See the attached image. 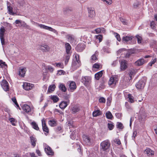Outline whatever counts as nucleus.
<instances>
[{
  "label": "nucleus",
  "mask_w": 157,
  "mask_h": 157,
  "mask_svg": "<svg viewBox=\"0 0 157 157\" xmlns=\"http://www.w3.org/2000/svg\"><path fill=\"white\" fill-rule=\"evenodd\" d=\"M81 65V63L79 59V55L77 54L73 55V58L71 65L72 69L74 71Z\"/></svg>",
  "instance_id": "f257e3e1"
},
{
  "label": "nucleus",
  "mask_w": 157,
  "mask_h": 157,
  "mask_svg": "<svg viewBox=\"0 0 157 157\" xmlns=\"http://www.w3.org/2000/svg\"><path fill=\"white\" fill-rule=\"evenodd\" d=\"M32 24L36 26L39 27L40 29L48 30L53 32L56 35H58V32L57 31L50 27L46 26L43 24H40L34 21L33 22Z\"/></svg>",
  "instance_id": "f03ea898"
},
{
  "label": "nucleus",
  "mask_w": 157,
  "mask_h": 157,
  "mask_svg": "<svg viewBox=\"0 0 157 157\" xmlns=\"http://www.w3.org/2000/svg\"><path fill=\"white\" fill-rule=\"evenodd\" d=\"M110 143L109 140H106L102 142L100 144V149L103 151L108 149L110 146Z\"/></svg>",
  "instance_id": "7ed1b4c3"
},
{
  "label": "nucleus",
  "mask_w": 157,
  "mask_h": 157,
  "mask_svg": "<svg viewBox=\"0 0 157 157\" xmlns=\"http://www.w3.org/2000/svg\"><path fill=\"white\" fill-rule=\"evenodd\" d=\"M44 151L48 155H52L54 154V152L51 148L46 144H43Z\"/></svg>",
  "instance_id": "20e7f679"
},
{
  "label": "nucleus",
  "mask_w": 157,
  "mask_h": 157,
  "mask_svg": "<svg viewBox=\"0 0 157 157\" xmlns=\"http://www.w3.org/2000/svg\"><path fill=\"white\" fill-rule=\"evenodd\" d=\"M91 78L90 77L85 76L82 79V82L86 86H88L91 82Z\"/></svg>",
  "instance_id": "39448f33"
},
{
  "label": "nucleus",
  "mask_w": 157,
  "mask_h": 157,
  "mask_svg": "<svg viewBox=\"0 0 157 157\" xmlns=\"http://www.w3.org/2000/svg\"><path fill=\"white\" fill-rule=\"evenodd\" d=\"M5 31V30L4 27H2L0 29V39L2 45L5 44V40L4 36Z\"/></svg>",
  "instance_id": "423d86ee"
},
{
  "label": "nucleus",
  "mask_w": 157,
  "mask_h": 157,
  "mask_svg": "<svg viewBox=\"0 0 157 157\" xmlns=\"http://www.w3.org/2000/svg\"><path fill=\"white\" fill-rule=\"evenodd\" d=\"M146 81L145 80H140L136 85V87L138 89L144 88L145 84Z\"/></svg>",
  "instance_id": "0eeeda50"
},
{
  "label": "nucleus",
  "mask_w": 157,
  "mask_h": 157,
  "mask_svg": "<svg viewBox=\"0 0 157 157\" xmlns=\"http://www.w3.org/2000/svg\"><path fill=\"white\" fill-rule=\"evenodd\" d=\"M37 48L38 49L41 50L43 52H46L49 51L50 49L49 47L46 44L39 45Z\"/></svg>",
  "instance_id": "6e6552de"
},
{
  "label": "nucleus",
  "mask_w": 157,
  "mask_h": 157,
  "mask_svg": "<svg viewBox=\"0 0 157 157\" xmlns=\"http://www.w3.org/2000/svg\"><path fill=\"white\" fill-rule=\"evenodd\" d=\"M1 86L3 89L5 91H7L9 90V86L8 82L6 80H3L1 82Z\"/></svg>",
  "instance_id": "1a4fd4ad"
},
{
  "label": "nucleus",
  "mask_w": 157,
  "mask_h": 157,
  "mask_svg": "<svg viewBox=\"0 0 157 157\" xmlns=\"http://www.w3.org/2000/svg\"><path fill=\"white\" fill-rule=\"evenodd\" d=\"M120 64V69L121 71H124L127 67V61L124 60H121L119 61Z\"/></svg>",
  "instance_id": "9d476101"
},
{
  "label": "nucleus",
  "mask_w": 157,
  "mask_h": 157,
  "mask_svg": "<svg viewBox=\"0 0 157 157\" xmlns=\"http://www.w3.org/2000/svg\"><path fill=\"white\" fill-rule=\"evenodd\" d=\"M23 86V89L27 90H30L34 87L33 84L28 82L24 83Z\"/></svg>",
  "instance_id": "9b49d317"
},
{
  "label": "nucleus",
  "mask_w": 157,
  "mask_h": 157,
  "mask_svg": "<svg viewBox=\"0 0 157 157\" xmlns=\"http://www.w3.org/2000/svg\"><path fill=\"white\" fill-rule=\"evenodd\" d=\"M70 103V101L67 99L66 101H63L59 104V106L60 108L63 109H65Z\"/></svg>",
  "instance_id": "f8f14e48"
},
{
  "label": "nucleus",
  "mask_w": 157,
  "mask_h": 157,
  "mask_svg": "<svg viewBox=\"0 0 157 157\" xmlns=\"http://www.w3.org/2000/svg\"><path fill=\"white\" fill-rule=\"evenodd\" d=\"M42 124L43 131L47 133H48L49 130L48 128L46 126L45 121L44 118L42 120Z\"/></svg>",
  "instance_id": "ddd939ff"
},
{
  "label": "nucleus",
  "mask_w": 157,
  "mask_h": 157,
  "mask_svg": "<svg viewBox=\"0 0 157 157\" xmlns=\"http://www.w3.org/2000/svg\"><path fill=\"white\" fill-rule=\"evenodd\" d=\"M117 78L116 76H112L110 78L109 80V85H111L112 84H115L117 82Z\"/></svg>",
  "instance_id": "4468645a"
},
{
  "label": "nucleus",
  "mask_w": 157,
  "mask_h": 157,
  "mask_svg": "<svg viewBox=\"0 0 157 157\" xmlns=\"http://www.w3.org/2000/svg\"><path fill=\"white\" fill-rule=\"evenodd\" d=\"M71 56L70 53H65L63 56V60L64 61L65 64L66 65L70 59Z\"/></svg>",
  "instance_id": "2eb2a0df"
},
{
  "label": "nucleus",
  "mask_w": 157,
  "mask_h": 157,
  "mask_svg": "<svg viewBox=\"0 0 157 157\" xmlns=\"http://www.w3.org/2000/svg\"><path fill=\"white\" fill-rule=\"evenodd\" d=\"M83 139L84 142L85 144L89 145L90 144V140L88 136L85 135H83Z\"/></svg>",
  "instance_id": "dca6fc26"
},
{
  "label": "nucleus",
  "mask_w": 157,
  "mask_h": 157,
  "mask_svg": "<svg viewBox=\"0 0 157 157\" xmlns=\"http://www.w3.org/2000/svg\"><path fill=\"white\" fill-rule=\"evenodd\" d=\"M85 48V46L84 44H78L76 47V49L78 51L81 52Z\"/></svg>",
  "instance_id": "f3484780"
},
{
  "label": "nucleus",
  "mask_w": 157,
  "mask_h": 157,
  "mask_svg": "<svg viewBox=\"0 0 157 157\" xmlns=\"http://www.w3.org/2000/svg\"><path fill=\"white\" fill-rule=\"evenodd\" d=\"M144 152L148 156H153L154 154V151L151 150L150 148H147L144 151Z\"/></svg>",
  "instance_id": "a211bd4d"
},
{
  "label": "nucleus",
  "mask_w": 157,
  "mask_h": 157,
  "mask_svg": "<svg viewBox=\"0 0 157 157\" xmlns=\"http://www.w3.org/2000/svg\"><path fill=\"white\" fill-rule=\"evenodd\" d=\"M69 86V89L71 91H73L76 88L75 83L73 81L70 82Z\"/></svg>",
  "instance_id": "6ab92c4d"
},
{
  "label": "nucleus",
  "mask_w": 157,
  "mask_h": 157,
  "mask_svg": "<svg viewBox=\"0 0 157 157\" xmlns=\"http://www.w3.org/2000/svg\"><path fill=\"white\" fill-rule=\"evenodd\" d=\"M22 109L26 113H28L30 111L31 108L27 104H24L22 106Z\"/></svg>",
  "instance_id": "aec40b11"
},
{
  "label": "nucleus",
  "mask_w": 157,
  "mask_h": 157,
  "mask_svg": "<svg viewBox=\"0 0 157 157\" xmlns=\"http://www.w3.org/2000/svg\"><path fill=\"white\" fill-rule=\"evenodd\" d=\"M98 55V52L96 51L94 54L91 57V61L93 63L96 61L97 60V56Z\"/></svg>",
  "instance_id": "412c9836"
},
{
  "label": "nucleus",
  "mask_w": 157,
  "mask_h": 157,
  "mask_svg": "<svg viewBox=\"0 0 157 157\" xmlns=\"http://www.w3.org/2000/svg\"><path fill=\"white\" fill-rule=\"evenodd\" d=\"M80 110L79 107L78 105H75L71 109V112L75 113L79 112Z\"/></svg>",
  "instance_id": "4be33fe9"
},
{
  "label": "nucleus",
  "mask_w": 157,
  "mask_h": 157,
  "mask_svg": "<svg viewBox=\"0 0 157 157\" xmlns=\"http://www.w3.org/2000/svg\"><path fill=\"white\" fill-rule=\"evenodd\" d=\"M88 11L89 13V16L91 17H93L95 15V11L94 9L92 8H88Z\"/></svg>",
  "instance_id": "5701e85b"
},
{
  "label": "nucleus",
  "mask_w": 157,
  "mask_h": 157,
  "mask_svg": "<svg viewBox=\"0 0 157 157\" xmlns=\"http://www.w3.org/2000/svg\"><path fill=\"white\" fill-rule=\"evenodd\" d=\"M30 142L31 145L34 147L36 145V139L35 137L33 136H31L30 137Z\"/></svg>",
  "instance_id": "b1692460"
},
{
  "label": "nucleus",
  "mask_w": 157,
  "mask_h": 157,
  "mask_svg": "<svg viewBox=\"0 0 157 157\" xmlns=\"http://www.w3.org/2000/svg\"><path fill=\"white\" fill-rule=\"evenodd\" d=\"M26 68H22L20 69L19 72V74L21 77H23L26 72Z\"/></svg>",
  "instance_id": "393cba45"
},
{
  "label": "nucleus",
  "mask_w": 157,
  "mask_h": 157,
  "mask_svg": "<svg viewBox=\"0 0 157 157\" xmlns=\"http://www.w3.org/2000/svg\"><path fill=\"white\" fill-rule=\"evenodd\" d=\"M133 38V37L130 35H127V36H123L122 38L123 41L127 42L129 40H131Z\"/></svg>",
  "instance_id": "a878e982"
},
{
  "label": "nucleus",
  "mask_w": 157,
  "mask_h": 157,
  "mask_svg": "<svg viewBox=\"0 0 157 157\" xmlns=\"http://www.w3.org/2000/svg\"><path fill=\"white\" fill-rule=\"evenodd\" d=\"M144 63V61L143 59H140L136 61L135 63L136 66H140L142 65Z\"/></svg>",
  "instance_id": "bb28decb"
},
{
  "label": "nucleus",
  "mask_w": 157,
  "mask_h": 157,
  "mask_svg": "<svg viewBox=\"0 0 157 157\" xmlns=\"http://www.w3.org/2000/svg\"><path fill=\"white\" fill-rule=\"evenodd\" d=\"M59 90L63 92H65L67 90L66 88L64 85L63 83H59Z\"/></svg>",
  "instance_id": "cd10ccee"
},
{
  "label": "nucleus",
  "mask_w": 157,
  "mask_h": 157,
  "mask_svg": "<svg viewBox=\"0 0 157 157\" xmlns=\"http://www.w3.org/2000/svg\"><path fill=\"white\" fill-rule=\"evenodd\" d=\"M65 47L66 48V53H70V51L71 49V47L70 44L68 43H66L65 44Z\"/></svg>",
  "instance_id": "c85d7f7f"
},
{
  "label": "nucleus",
  "mask_w": 157,
  "mask_h": 157,
  "mask_svg": "<svg viewBox=\"0 0 157 157\" xmlns=\"http://www.w3.org/2000/svg\"><path fill=\"white\" fill-rule=\"evenodd\" d=\"M56 86L54 84H52L49 86L48 92L50 93L52 92L54 90Z\"/></svg>",
  "instance_id": "c756f323"
},
{
  "label": "nucleus",
  "mask_w": 157,
  "mask_h": 157,
  "mask_svg": "<svg viewBox=\"0 0 157 157\" xmlns=\"http://www.w3.org/2000/svg\"><path fill=\"white\" fill-rule=\"evenodd\" d=\"M93 115L94 117H96L98 116H99L101 114V111L97 109L95 110L93 113Z\"/></svg>",
  "instance_id": "7c9ffc66"
},
{
  "label": "nucleus",
  "mask_w": 157,
  "mask_h": 157,
  "mask_svg": "<svg viewBox=\"0 0 157 157\" xmlns=\"http://www.w3.org/2000/svg\"><path fill=\"white\" fill-rule=\"evenodd\" d=\"M103 74V71H101L95 75V77L97 80H99V78L101 77Z\"/></svg>",
  "instance_id": "2f4dec72"
},
{
  "label": "nucleus",
  "mask_w": 157,
  "mask_h": 157,
  "mask_svg": "<svg viewBox=\"0 0 157 157\" xmlns=\"http://www.w3.org/2000/svg\"><path fill=\"white\" fill-rule=\"evenodd\" d=\"M32 127L36 130H39V128L37 124L35 121H33L31 124Z\"/></svg>",
  "instance_id": "473e14b6"
},
{
  "label": "nucleus",
  "mask_w": 157,
  "mask_h": 157,
  "mask_svg": "<svg viewBox=\"0 0 157 157\" xmlns=\"http://www.w3.org/2000/svg\"><path fill=\"white\" fill-rule=\"evenodd\" d=\"M50 98L54 103L57 102L59 100L58 97L56 95H51L50 96Z\"/></svg>",
  "instance_id": "72a5a7b5"
},
{
  "label": "nucleus",
  "mask_w": 157,
  "mask_h": 157,
  "mask_svg": "<svg viewBox=\"0 0 157 157\" xmlns=\"http://www.w3.org/2000/svg\"><path fill=\"white\" fill-rule=\"evenodd\" d=\"M128 101L131 103H133L135 101V99L133 96L131 94H128Z\"/></svg>",
  "instance_id": "f704fd0d"
},
{
  "label": "nucleus",
  "mask_w": 157,
  "mask_h": 157,
  "mask_svg": "<svg viewBox=\"0 0 157 157\" xmlns=\"http://www.w3.org/2000/svg\"><path fill=\"white\" fill-rule=\"evenodd\" d=\"M52 65L61 68H63L64 67L63 64L62 63H55L53 64Z\"/></svg>",
  "instance_id": "c9c22d12"
},
{
  "label": "nucleus",
  "mask_w": 157,
  "mask_h": 157,
  "mask_svg": "<svg viewBox=\"0 0 157 157\" xmlns=\"http://www.w3.org/2000/svg\"><path fill=\"white\" fill-rule=\"evenodd\" d=\"M48 123L52 127L56 125V121L54 120H49Z\"/></svg>",
  "instance_id": "e433bc0d"
},
{
  "label": "nucleus",
  "mask_w": 157,
  "mask_h": 157,
  "mask_svg": "<svg viewBox=\"0 0 157 157\" xmlns=\"http://www.w3.org/2000/svg\"><path fill=\"white\" fill-rule=\"evenodd\" d=\"M106 118L108 119H111L113 117L111 113L109 111H107L105 113Z\"/></svg>",
  "instance_id": "4c0bfd02"
},
{
  "label": "nucleus",
  "mask_w": 157,
  "mask_h": 157,
  "mask_svg": "<svg viewBox=\"0 0 157 157\" xmlns=\"http://www.w3.org/2000/svg\"><path fill=\"white\" fill-rule=\"evenodd\" d=\"M67 38L71 42H73L74 39V36L72 35H67Z\"/></svg>",
  "instance_id": "58836bf2"
},
{
  "label": "nucleus",
  "mask_w": 157,
  "mask_h": 157,
  "mask_svg": "<svg viewBox=\"0 0 157 157\" xmlns=\"http://www.w3.org/2000/svg\"><path fill=\"white\" fill-rule=\"evenodd\" d=\"M12 124L13 126H16L17 123V121L13 118H10L9 119Z\"/></svg>",
  "instance_id": "ea45409f"
},
{
  "label": "nucleus",
  "mask_w": 157,
  "mask_h": 157,
  "mask_svg": "<svg viewBox=\"0 0 157 157\" xmlns=\"http://www.w3.org/2000/svg\"><path fill=\"white\" fill-rule=\"evenodd\" d=\"M155 63H157V58H156L153 59L148 64L149 65L151 66Z\"/></svg>",
  "instance_id": "a19ab883"
},
{
  "label": "nucleus",
  "mask_w": 157,
  "mask_h": 157,
  "mask_svg": "<svg viewBox=\"0 0 157 157\" xmlns=\"http://www.w3.org/2000/svg\"><path fill=\"white\" fill-rule=\"evenodd\" d=\"M135 74V73L134 71L132 70L131 71L129 74V77L128 78V79L129 80H130L132 79V78L133 77Z\"/></svg>",
  "instance_id": "79ce46f5"
},
{
  "label": "nucleus",
  "mask_w": 157,
  "mask_h": 157,
  "mask_svg": "<svg viewBox=\"0 0 157 157\" xmlns=\"http://www.w3.org/2000/svg\"><path fill=\"white\" fill-rule=\"evenodd\" d=\"M12 100L13 102L14 103V104L15 105L16 107L18 108L20 110H21V108H20V107L19 106V105L18 104L16 99L15 98H12Z\"/></svg>",
  "instance_id": "37998d69"
},
{
  "label": "nucleus",
  "mask_w": 157,
  "mask_h": 157,
  "mask_svg": "<svg viewBox=\"0 0 157 157\" xmlns=\"http://www.w3.org/2000/svg\"><path fill=\"white\" fill-rule=\"evenodd\" d=\"M95 38L97 40L99 41V42H100L102 41V36L101 35H96L95 36Z\"/></svg>",
  "instance_id": "c03bdc74"
},
{
  "label": "nucleus",
  "mask_w": 157,
  "mask_h": 157,
  "mask_svg": "<svg viewBox=\"0 0 157 157\" xmlns=\"http://www.w3.org/2000/svg\"><path fill=\"white\" fill-rule=\"evenodd\" d=\"M140 3L138 1H136L133 4V6L134 8H136L138 7L140 5Z\"/></svg>",
  "instance_id": "a18cd8bd"
},
{
  "label": "nucleus",
  "mask_w": 157,
  "mask_h": 157,
  "mask_svg": "<svg viewBox=\"0 0 157 157\" xmlns=\"http://www.w3.org/2000/svg\"><path fill=\"white\" fill-rule=\"evenodd\" d=\"M6 67V65L5 63L3 62L2 60H0V67L5 68Z\"/></svg>",
  "instance_id": "49530a36"
},
{
  "label": "nucleus",
  "mask_w": 157,
  "mask_h": 157,
  "mask_svg": "<svg viewBox=\"0 0 157 157\" xmlns=\"http://www.w3.org/2000/svg\"><path fill=\"white\" fill-rule=\"evenodd\" d=\"M136 37L137 38V42L138 44H141L142 42V37L139 35H137Z\"/></svg>",
  "instance_id": "de8ad7c7"
},
{
  "label": "nucleus",
  "mask_w": 157,
  "mask_h": 157,
  "mask_svg": "<svg viewBox=\"0 0 157 157\" xmlns=\"http://www.w3.org/2000/svg\"><path fill=\"white\" fill-rule=\"evenodd\" d=\"M114 34L117 40L118 41H120L121 40V38H120V35L117 33H114Z\"/></svg>",
  "instance_id": "09e8293b"
},
{
  "label": "nucleus",
  "mask_w": 157,
  "mask_h": 157,
  "mask_svg": "<svg viewBox=\"0 0 157 157\" xmlns=\"http://www.w3.org/2000/svg\"><path fill=\"white\" fill-rule=\"evenodd\" d=\"M65 73V72L63 70H60L58 71L57 75H64Z\"/></svg>",
  "instance_id": "8fccbe9b"
},
{
  "label": "nucleus",
  "mask_w": 157,
  "mask_h": 157,
  "mask_svg": "<svg viewBox=\"0 0 157 157\" xmlns=\"http://www.w3.org/2000/svg\"><path fill=\"white\" fill-rule=\"evenodd\" d=\"M71 138L73 140L75 139V131H73L71 133V134L70 135Z\"/></svg>",
  "instance_id": "3c124183"
},
{
  "label": "nucleus",
  "mask_w": 157,
  "mask_h": 157,
  "mask_svg": "<svg viewBox=\"0 0 157 157\" xmlns=\"http://www.w3.org/2000/svg\"><path fill=\"white\" fill-rule=\"evenodd\" d=\"M7 9L9 14H13L12 8L11 7H10V6H8Z\"/></svg>",
  "instance_id": "603ef678"
},
{
  "label": "nucleus",
  "mask_w": 157,
  "mask_h": 157,
  "mask_svg": "<svg viewBox=\"0 0 157 157\" xmlns=\"http://www.w3.org/2000/svg\"><path fill=\"white\" fill-rule=\"evenodd\" d=\"M99 102L100 103H105V99L103 97H101L99 99Z\"/></svg>",
  "instance_id": "864d4df0"
},
{
  "label": "nucleus",
  "mask_w": 157,
  "mask_h": 157,
  "mask_svg": "<svg viewBox=\"0 0 157 157\" xmlns=\"http://www.w3.org/2000/svg\"><path fill=\"white\" fill-rule=\"evenodd\" d=\"M150 26L151 28L153 29H155V25L154 21H152L150 23Z\"/></svg>",
  "instance_id": "5fc2aeb1"
},
{
  "label": "nucleus",
  "mask_w": 157,
  "mask_h": 157,
  "mask_svg": "<svg viewBox=\"0 0 157 157\" xmlns=\"http://www.w3.org/2000/svg\"><path fill=\"white\" fill-rule=\"evenodd\" d=\"M104 2H105L108 5H110L112 3V0H101Z\"/></svg>",
  "instance_id": "6e6d98bb"
},
{
  "label": "nucleus",
  "mask_w": 157,
  "mask_h": 157,
  "mask_svg": "<svg viewBox=\"0 0 157 157\" xmlns=\"http://www.w3.org/2000/svg\"><path fill=\"white\" fill-rule=\"evenodd\" d=\"M117 128L120 129L123 128V124L121 123L120 122L117 123Z\"/></svg>",
  "instance_id": "4d7b16f0"
},
{
  "label": "nucleus",
  "mask_w": 157,
  "mask_h": 157,
  "mask_svg": "<svg viewBox=\"0 0 157 157\" xmlns=\"http://www.w3.org/2000/svg\"><path fill=\"white\" fill-rule=\"evenodd\" d=\"M49 78V76L47 74H45L44 75L43 80L45 81L48 79Z\"/></svg>",
  "instance_id": "13d9d810"
},
{
  "label": "nucleus",
  "mask_w": 157,
  "mask_h": 157,
  "mask_svg": "<svg viewBox=\"0 0 157 157\" xmlns=\"http://www.w3.org/2000/svg\"><path fill=\"white\" fill-rule=\"evenodd\" d=\"M108 126L110 130H112L114 126L112 124L108 123Z\"/></svg>",
  "instance_id": "bf43d9fd"
},
{
  "label": "nucleus",
  "mask_w": 157,
  "mask_h": 157,
  "mask_svg": "<svg viewBox=\"0 0 157 157\" xmlns=\"http://www.w3.org/2000/svg\"><path fill=\"white\" fill-rule=\"evenodd\" d=\"M112 99L111 98H108L107 99V104L108 105H109L111 102Z\"/></svg>",
  "instance_id": "052dcab7"
},
{
  "label": "nucleus",
  "mask_w": 157,
  "mask_h": 157,
  "mask_svg": "<svg viewBox=\"0 0 157 157\" xmlns=\"http://www.w3.org/2000/svg\"><path fill=\"white\" fill-rule=\"evenodd\" d=\"M100 65L99 64L96 63L93 66V67L94 68L98 69L99 68Z\"/></svg>",
  "instance_id": "680f3d73"
},
{
  "label": "nucleus",
  "mask_w": 157,
  "mask_h": 157,
  "mask_svg": "<svg viewBox=\"0 0 157 157\" xmlns=\"http://www.w3.org/2000/svg\"><path fill=\"white\" fill-rule=\"evenodd\" d=\"M114 142L116 143L118 145H120L121 144V142L119 139H115L114 140Z\"/></svg>",
  "instance_id": "e2e57ef3"
},
{
  "label": "nucleus",
  "mask_w": 157,
  "mask_h": 157,
  "mask_svg": "<svg viewBox=\"0 0 157 157\" xmlns=\"http://www.w3.org/2000/svg\"><path fill=\"white\" fill-rule=\"evenodd\" d=\"M47 69L50 72H52L54 71V68L50 66H48L47 68Z\"/></svg>",
  "instance_id": "0e129e2a"
},
{
  "label": "nucleus",
  "mask_w": 157,
  "mask_h": 157,
  "mask_svg": "<svg viewBox=\"0 0 157 157\" xmlns=\"http://www.w3.org/2000/svg\"><path fill=\"white\" fill-rule=\"evenodd\" d=\"M137 131L136 130H134L133 132V135L132 136V139H134L136 136Z\"/></svg>",
  "instance_id": "69168bd1"
},
{
  "label": "nucleus",
  "mask_w": 157,
  "mask_h": 157,
  "mask_svg": "<svg viewBox=\"0 0 157 157\" xmlns=\"http://www.w3.org/2000/svg\"><path fill=\"white\" fill-rule=\"evenodd\" d=\"M125 49L124 48L120 49L117 52V54L121 53H122V52L125 51Z\"/></svg>",
  "instance_id": "338daca9"
},
{
  "label": "nucleus",
  "mask_w": 157,
  "mask_h": 157,
  "mask_svg": "<svg viewBox=\"0 0 157 157\" xmlns=\"http://www.w3.org/2000/svg\"><path fill=\"white\" fill-rule=\"evenodd\" d=\"M117 63V60H115L111 64V65L113 67H115Z\"/></svg>",
  "instance_id": "774afa93"
}]
</instances>
